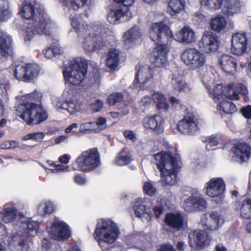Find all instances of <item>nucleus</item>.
Wrapping results in <instances>:
<instances>
[{"label":"nucleus","mask_w":251,"mask_h":251,"mask_svg":"<svg viewBox=\"0 0 251 251\" xmlns=\"http://www.w3.org/2000/svg\"><path fill=\"white\" fill-rule=\"evenodd\" d=\"M185 0H169L167 11L172 16H176L183 11L185 7Z\"/></svg>","instance_id":"obj_35"},{"label":"nucleus","mask_w":251,"mask_h":251,"mask_svg":"<svg viewBox=\"0 0 251 251\" xmlns=\"http://www.w3.org/2000/svg\"><path fill=\"white\" fill-rule=\"evenodd\" d=\"M132 159L130 155H123L119 154L115 158V163L118 166H124L130 163Z\"/></svg>","instance_id":"obj_46"},{"label":"nucleus","mask_w":251,"mask_h":251,"mask_svg":"<svg viewBox=\"0 0 251 251\" xmlns=\"http://www.w3.org/2000/svg\"><path fill=\"white\" fill-rule=\"evenodd\" d=\"M201 217V223L203 228L210 231L218 230L224 224L225 218L221 212L211 211Z\"/></svg>","instance_id":"obj_17"},{"label":"nucleus","mask_w":251,"mask_h":251,"mask_svg":"<svg viewBox=\"0 0 251 251\" xmlns=\"http://www.w3.org/2000/svg\"><path fill=\"white\" fill-rule=\"evenodd\" d=\"M144 191L146 194L152 196L155 194L156 190L150 182H146L144 185Z\"/></svg>","instance_id":"obj_54"},{"label":"nucleus","mask_w":251,"mask_h":251,"mask_svg":"<svg viewBox=\"0 0 251 251\" xmlns=\"http://www.w3.org/2000/svg\"><path fill=\"white\" fill-rule=\"evenodd\" d=\"M13 67L15 77L20 81L29 82L36 78L39 73L38 66L32 63L20 62Z\"/></svg>","instance_id":"obj_12"},{"label":"nucleus","mask_w":251,"mask_h":251,"mask_svg":"<svg viewBox=\"0 0 251 251\" xmlns=\"http://www.w3.org/2000/svg\"><path fill=\"white\" fill-rule=\"evenodd\" d=\"M248 40L245 33L237 32L232 35L231 40V52L240 55L246 52Z\"/></svg>","instance_id":"obj_21"},{"label":"nucleus","mask_w":251,"mask_h":251,"mask_svg":"<svg viewBox=\"0 0 251 251\" xmlns=\"http://www.w3.org/2000/svg\"><path fill=\"white\" fill-rule=\"evenodd\" d=\"M57 246L54 244H51L47 239H44L42 242L43 251H56L55 249Z\"/></svg>","instance_id":"obj_53"},{"label":"nucleus","mask_w":251,"mask_h":251,"mask_svg":"<svg viewBox=\"0 0 251 251\" xmlns=\"http://www.w3.org/2000/svg\"><path fill=\"white\" fill-rule=\"evenodd\" d=\"M163 118L159 115H154L146 118L144 120V126L146 128L151 129L153 132L159 134L163 131Z\"/></svg>","instance_id":"obj_25"},{"label":"nucleus","mask_w":251,"mask_h":251,"mask_svg":"<svg viewBox=\"0 0 251 251\" xmlns=\"http://www.w3.org/2000/svg\"><path fill=\"white\" fill-rule=\"evenodd\" d=\"M120 234L118 226L112 220L103 218L98 221L94 237L100 247H103L104 243H114Z\"/></svg>","instance_id":"obj_5"},{"label":"nucleus","mask_w":251,"mask_h":251,"mask_svg":"<svg viewBox=\"0 0 251 251\" xmlns=\"http://www.w3.org/2000/svg\"><path fill=\"white\" fill-rule=\"evenodd\" d=\"M19 226L17 229L24 235L34 236L36 233L38 224L33 221L24 218L21 221Z\"/></svg>","instance_id":"obj_31"},{"label":"nucleus","mask_w":251,"mask_h":251,"mask_svg":"<svg viewBox=\"0 0 251 251\" xmlns=\"http://www.w3.org/2000/svg\"><path fill=\"white\" fill-rule=\"evenodd\" d=\"M224 0H200L201 4L211 10L219 9L223 4Z\"/></svg>","instance_id":"obj_42"},{"label":"nucleus","mask_w":251,"mask_h":251,"mask_svg":"<svg viewBox=\"0 0 251 251\" xmlns=\"http://www.w3.org/2000/svg\"><path fill=\"white\" fill-rule=\"evenodd\" d=\"M207 201L200 192L196 189L191 191V195L185 199L183 208L188 212L202 211L206 208Z\"/></svg>","instance_id":"obj_14"},{"label":"nucleus","mask_w":251,"mask_h":251,"mask_svg":"<svg viewBox=\"0 0 251 251\" xmlns=\"http://www.w3.org/2000/svg\"><path fill=\"white\" fill-rule=\"evenodd\" d=\"M181 59L187 66L192 69L203 67L207 61L205 54L195 48H189L183 50L181 54Z\"/></svg>","instance_id":"obj_10"},{"label":"nucleus","mask_w":251,"mask_h":251,"mask_svg":"<svg viewBox=\"0 0 251 251\" xmlns=\"http://www.w3.org/2000/svg\"><path fill=\"white\" fill-rule=\"evenodd\" d=\"M45 202L41 203L37 208V211L39 215L46 216L47 215Z\"/></svg>","instance_id":"obj_62"},{"label":"nucleus","mask_w":251,"mask_h":251,"mask_svg":"<svg viewBox=\"0 0 251 251\" xmlns=\"http://www.w3.org/2000/svg\"><path fill=\"white\" fill-rule=\"evenodd\" d=\"M206 16L203 14L201 11H197L196 12L193 16V20L198 23L200 24L205 21Z\"/></svg>","instance_id":"obj_55"},{"label":"nucleus","mask_w":251,"mask_h":251,"mask_svg":"<svg viewBox=\"0 0 251 251\" xmlns=\"http://www.w3.org/2000/svg\"><path fill=\"white\" fill-rule=\"evenodd\" d=\"M157 251H176L173 246L170 244H166L160 246Z\"/></svg>","instance_id":"obj_63"},{"label":"nucleus","mask_w":251,"mask_h":251,"mask_svg":"<svg viewBox=\"0 0 251 251\" xmlns=\"http://www.w3.org/2000/svg\"><path fill=\"white\" fill-rule=\"evenodd\" d=\"M142 33L138 26H134L124 34L123 41L126 48L132 46L134 43L141 40Z\"/></svg>","instance_id":"obj_27"},{"label":"nucleus","mask_w":251,"mask_h":251,"mask_svg":"<svg viewBox=\"0 0 251 251\" xmlns=\"http://www.w3.org/2000/svg\"><path fill=\"white\" fill-rule=\"evenodd\" d=\"M240 215L244 219H251V199H247L242 201Z\"/></svg>","instance_id":"obj_41"},{"label":"nucleus","mask_w":251,"mask_h":251,"mask_svg":"<svg viewBox=\"0 0 251 251\" xmlns=\"http://www.w3.org/2000/svg\"><path fill=\"white\" fill-rule=\"evenodd\" d=\"M165 222L173 228L178 230L183 226V218L179 213H168L165 216Z\"/></svg>","instance_id":"obj_32"},{"label":"nucleus","mask_w":251,"mask_h":251,"mask_svg":"<svg viewBox=\"0 0 251 251\" xmlns=\"http://www.w3.org/2000/svg\"><path fill=\"white\" fill-rule=\"evenodd\" d=\"M91 107L94 112H99L103 108V103L102 101L98 100L95 102L92 103Z\"/></svg>","instance_id":"obj_56"},{"label":"nucleus","mask_w":251,"mask_h":251,"mask_svg":"<svg viewBox=\"0 0 251 251\" xmlns=\"http://www.w3.org/2000/svg\"><path fill=\"white\" fill-rule=\"evenodd\" d=\"M152 211L155 217L156 218H158L163 213V208L162 204L160 203H156V204L153 206Z\"/></svg>","instance_id":"obj_57"},{"label":"nucleus","mask_w":251,"mask_h":251,"mask_svg":"<svg viewBox=\"0 0 251 251\" xmlns=\"http://www.w3.org/2000/svg\"><path fill=\"white\" fill-rule=\"evenodd\" d=\"M189 245L193 250H201L209 244L207 233L201 230H196L189 234Z\"/></svg>","instance_id":"obj_22"},{"label":"nucleus","mask_w":251,"mask_h":251,"mask_svg":"<svg viewBox=\"0 0 251 251\" xmlns=\"http://www.w3.org/2000/svg\"><path fill=\"white\" fill-rule=\"evenodd\" d=\"M17 214L18 210L15 207H8L7 204H5L0 212V219L5 224H9L16 219Z\"/></svg>","instance_id":"obj_33"},{"label":"nucleus","mask_w":251,"mask_h":251,"mask_svg":"<svg viewBox=\"0 0 251 251\" xmlns=\"http://www.w3.org/2000/svg\"><path fill=\"white\" fill-rule=\"evenodd\" d=\"M132 206L136 217L145 223L151 221L152 213L149 200L146 198H137L133 202Z\"/></svg>","instance_id":"obj_15"},{"label":"nucleus","mask_w":251,"mask_h":251,"mask_svg":"<svg viewBox=\"0 0 251 251\" xmlns=\"http://www.w3.org/2000/svg\"><path fill=\"white\" fill-rule=\"evenodd\" d=\"M123 98V95L120 93H113L109 96L107 100L109 105H114L120 102Z\"/></svg>","instance_id":"obj_48"},{"label":"nucleus","mask_w":251,"mask_h":251,"mask_svg":"<svg viewBox=\"0 0 251 251\" xmlns=\"http://www.w3.org/2000/svg\"><path fill=\"white\" fill-rule=\"evenodd\" d=\"M79 131L82 133L96 132L95 124L93 122L84 123L80 125Z\"/></svg>","instance_id":"obj_45"},{"label":"nucleus","mask_w":251,"mask_h":251,"mask_svg":"<svg viewBox=\"0 0 251 251\" xmlns=\"http://www.w3.org/2000/svg\"><path fill=\"white\" fill-rule=\"evenodd\" d=\"M172 83L174 89L179 92L189 93L192 89L190 84L181 80H173Z\"/></svg>","instance_id":"obj_40"},{"label":"nucleus","mask_w":251,"mask_h":251,"mask_svg":"<svg viewBox=\"0 0 251 251\" xmlns=\"http://www.w3.org/2000/svg\"><path fill=\"white\" fill-rule=\"evenodd\" d=\"M50 234L55 240H63L71 236V231L69 226L64 222L55 219L51 227Z\"/></svg>","instance_id":"obj_19"},{"label":"nucleus","mask_w":251,"mask_h":251,"mask_svg":"<svg viewBox=\"0 0 251 251\" xmlns=\"http://www.w3.org/2000/svg\"><path fill=\"white\" fill-rule=\"evenodd\" d=\"M218 109L221 114H232L237 110V108L233 102L226 100L221 101L219 104Z\"/></svg>","instance_id":"obj_39"},{"label":"nucleus","mask_w":251,"mask_h":251,"mask_svg":"<svg viewBox=\"0 0 251 251\" xmlns=\"http://www.w3.org/2000/svg\"><path fill=\"white\" fill-rule=\"evenodd\" d=\"M33 140L40 142L45 137V134L43 132L32 133Z\"/></svg>","instance_id":"obj_64"},{"label":"nucleus","mask_w":251,"mask_h":251,"mask_svg":"<svg viewBox=\"0 0 251 251\" xmlns=\"http://www.w3.org/2000/svg\"><path fill=\"white\" fill-rule=\"evenodd\" d=\"M169 51V47L165 44L157 45L153 49L151 60L156 67H163L167 62V54Z\"/></svg>","instance_id":"obj_20"},{"label":"nucleus","mask_w":251,"mask_h":251,"mask_svg":"<svg viewBox=\"0 0 251 251\" xmlns=\"http://www.w3.org/2000/svg\"><path fill=\"white\" fill-rule=\"evenodd\" d=\"M88 0H59V3L65 6L70 14V19L73 27L77 34L78 41L86 51L93 52L103 49L107 46V40L104 34L110 33L104 29L101 34L94 33V29L84 21L75 17V12L86 5Z\"/></svg>","instance_id":"obj_1"},{"label":"nucleus","mask_w":251,"mask_h":251,"mask_svg":"<svg viewBox=\"0 0 251 251\" xmlns=\"http://www.w3.org/2000/svg\"><path fill=\"white\" fill-rule=\"evenodd\" d=\"M201 120L193 115H186L177 124V129L185 135L195 134L199 129Z\"/></svg>","instance_id":"obj_18"},{"label":"nucleus","mask_w":251,"mask_h":251,"mask_svg":"<svg viewBox=\"0 0 251 251\" xmlns=\"http://www.w3.org/2000/svg\"><path fill=\"white\" fill-rule=\"evenodd\" d=\"M151 98L152 100L156 104L157 109L166 111L169 109V105L166 102V98L163 93L154 92L151 95Z\"/></svg>","instance_id":"obj_37"},{"label":"nucleus","mask_w":251,"mask_h":251,"mask_svg":"<svg viewBox=\"0 0 251 251\" xmlns=\"http://www.w3.org/2000/svg\"><path fill=\"white\" fill-rule=\"evenodd\" d=\"M93 122L95 124L96 132L103 130L107 127L106 120L103 117H99L96 121Z\"/></svg>","instance_id":"obj_47"},{"label":"nucleus","mask_w":251,"mask_h":251,"mask_svg":"<svg viewBox=\"0 0 251 251\" xmlns=\"http://www.w3.org/2000/svg\"><path fill=\"white\" fill-rule=\"evenodd\" d=\"M241 10V4L239 0H226L224 13L228 16H232L239 13Z\"/></svg>","instance_id":"obj_38"},{"label":"nucleus","mask_w":251,"mask_h":251,"mask_svg":"<svg viewBox=\"0 0 251 251\" xmlns=\"http://www.w3.org/2000/svg\"><path fill=\"white\" fill-rule=\"evenodd\" d=\"M130 15L131 13L128 11V9H123L119 7L110 10L107 18L110 23L116 24L120 22L127 20Z\"/></svg>","instance_id":"obj_26"},{"label":"nucleus","mask_w":251,"mask_h":251,"mask_svg":"<svg viewBox=\"0 0 251 251\" xmlns=\"http://www.w3.org/2000/svg\"><path fill=\"white\" fill-rule=\"evenodd\" d=\"M220 42L216 34L210 31H205L198 45L199 49L206 53L215 52L218 49Z\"/></svg>","instance_id":"obj_16"},{"label":"nucleus","mask_w":251,"mask_h":251,"mask_svg":"<svg viewBox=\"0 0 251 251\" xmlns=\"http://www.w3.org/2000/svg\"><path fill=\"white\" fill-rule=\"evenodd\" d=\"M149 36L150 39L157 44L166 43L173 37L170 27L166 22L162 20L160 22H154L150 25L149 29Z\"/></svg>","instance_id":"obj_9"},{"label":"nucleus","mask_w":251,"mask_h":251,"mask_svg":"<svg viewBox=\"0 0 251 251\" xmlns=\"http://www.w3.org/2000/svg\"><path fill=\"white\" fill-rule=\"evenodd\" d=\"M138 70L136 77L132 84V87L134 90L141 89L152 77V71L148 67L137 66Z\"/></svg>","instance_id":"obj_23"},{"label":"nucleus","mask_w":251,"mask_h":251,"mask_svg":"<svg viewBox=\"0 0 251 251\" xmlns=\"http://www.w3.org/2000/svg\"><path fill=\"white\" fill-rule=\"evenodd\" d=\"M19 144V142L16 141H6L0 144V147L1 149L11 150L17 148Z\"/></svg>","instance_id":"obj_52"},{"label":"nucleus","mask_w":251,"mask_h":251,"mask_svg":"<svg viewBox=\"0 0 251 251\" xmlns=\"http://www.w3.org/2000/svg\"><path fill=\"white\" fill-rule=\"evenodd\" d=\"M87 69V65L85 59L81 57L75 59L63 71L65 80L70 84H79L84 78Z\"/></svg>","instance_id":"obj_6"},{"label":"nucleus","mask_w":251,"mask_h":251,"mask_svg":"<svg viewBox=\"0 0 251 251\" xmlns=\"http://www.w3.org/2000/svg\"><path fill=\"white\" fill-rule=\"evenodd\" d=\"M235 88V84L233 83L225 86L218 84L214 87L212 92H210V95L215 101L226 98L231 100H238L239 99V94L236 92Z\"/></svg>","instance_id":"obj_13"},{"label":"nucleus","mask_w":251,"mask_h":251,"mask_svg":"<svg viewBox=\"0 0 251 251\" xmlns=\"http://www.w3.org/2000/svg\"><path fill=\"white\" fill-rule=\"evenodd\" d=\"M226 25V19L221 15H217L212 18L209 23L211 29L218 33L224 30Z\"/></svg>","instance_id":"obj_36"},{"label":"nucleus","mask_w":251,"mask_h":251,"mask_svg":"<svg viewBox=\"0 0 251 251\" xmlns=\"http://www.w3.org/2000/svg\"><path fill=\"white\" fill-rule=\"evenodd\" d=\"M78 129V125L76 123H73L65 129V132L66 133H72L75 134L77 133V130Z\"/></svg>","instance_id":"obj_60"},{"label":"nucleus","mask_w":251,"mask_h":251,"mask_svg":"<svg viewBox=\"0 0 251 251\" xmlns=\"http://www.w3.org/2000/svg\"><path fill=\"white\" fill-rule=\"evenodd\" d=\"M120 61V51L112 48L109 50L106 56V65L111 70H115Z\"/></svg>","instance_id":"obj_34"},{"label":"nucleus","mask_w":251,"mask_h":251,"mask_svg":"<svg viewBox=\"0 0 251 251\" xmlns=\"http://www.w3.org/2000/svg\"><path fill=\"white\" fill-rule=\"evenodd\" d=\"M124 137L128 140H130L132 142L136 140V135L134 132L130 130H126L124 132Z\"/></svg>","instance_id":"obj_58"},{"label":"nucleus","mask_w":251,"mask_h":251,"mask_svg":"<svg viewBox=\"0 0 251 251\" xmlns=\"http://www.w3.org/2000/svg\"><path fill=\"white\" fill-rule=\"evenodd\" d=\"M232 151L237 161L241 162H246L250 158L251 148L245 143H240L234 147Z\"/></svg>","instance_id":"obj_30"},{"label":"nucleus","mask_w":251,"mask_h":251,"mask_svg":"<svg viewBox=\"0 0 251 251\" xmlns=\"http://www.w3.org/2000/svg\"><path fill=\"white\" fill-rule=\"evenodd\" d=\"M11 37L5 32L0 31V62L3 58L6 57L12 53Z\"/></svg>","instance_id":"obj_28"},{"label":"nucleus","mask_w":251,"mask_h":251,"mask_svg":"<svg viewBox=\"0 0 251 251\" xmlns=\"http://www.w3.org/2000/svg\"><path fill=\"white\" fill-rule=\"evenodd\" d=\"M243 115L247 119H251V106L249 105L242 109Z\"/></svg>","instance_id":"obj_61"},{"label":"nucleus","mask_w":251,"mask_h":251,"mask_svg":"<svg viewBox=\"0 0 251 251\" xmlns=\"http://www.w3.org/2000/svg\"><path fill=\"white\" fill-rule=\"evenodd\" d=\"M154 163L161 173L164 185H173L177 181L176 163L170 151H161L154 155Z\"/></svg>","instance_id":"obj_4"},{"label":"nucleus","mask_w":251,"mask_h":251,"mask_svg":"<svg viewBox=\"0 0 251 251\" xmlns=\"http://www.w3.org/2000/svg\"><path fill=\"white\" fill-rule=\"evenodd\" d=\"M10 17V13L8 9L6 0L0 1V21H4Z\"/></svg>","instance_id":"obj_43"},{"label":"nucleus","mask_w":251,"mask_h":251,"mask_svg":"<svg viewBox=\"0 0 251 251\" xmlns=\"http://www.w3.org/2000/svg\"><path fill=\"white\" fill-rule=\"evenodd\" d=\"M19 13L25 19L30 20L23 31L25 42H30L36 35H50V29L54 27L44 12L43 6L35 1H25Z\"/></svg>","instance_id":"obj_2"},{"label":"nucleus","mask_w":251,"mask_h":251,"mask_svg":"<svg viewBox=\"0 0 251 251\" xmlns=\"http://www.w3.org/2000/svg\"><path fill=\"white\" fill-rule=\"evenodd\" d=\"M77 167L73 166L74 170L89 172L98 167L100 164V154L96 149L93 148L82 152L76 160Z\"/></svg>","instance_id":"obj_8"},{"label":"nucleus","mask_w":251,"mask_h":251,"mask_svg":"<svg viewBox=\"0 0 251 251\" xmlns=\"http://www.w3.org/2000/svg\"><path fill=\"white\" fill-rule=\"evenodd\" d=\"M75 182L78 185H84L86 182V179L82 175L77 174L74 176Z\"/></svg>","instance_id":"obj_59"},{"label":"nucleus","mask_w":251,"mask_h":251,"mask_svg":"<svg viewBox=\"0 0 251 251\" xmlns=\"http://www.w3.org/2000/svg\"><path fill=\"white\" fill-rule=\"evenodd\" d=\"M236 92L242 95L244 97V100L246 102L249 101V98L248 96V90L246 86L242 83H238L236 85Z\"/></svg>","instance_id":"obj_49"},{"label":"nucleus","mask_w":251,"mask_h":251,"mask_svg":"<svg viewBox=\"0 0 251 251\" xmlns=\"http://www.w3.org/2000/svg\"><path fill=\"white\" fill-rule=\"evenodd\" d=\"M174 39L184 45L191 44L196 40L195 32L189 26H184L175 33Z\"/></svg>","instance_id":"obj_24"},{"label":"nucleus","mask_w":251,"mask_h":251,"mask_svg":"<svg viewBox=\"0 0 251 251\" xmlns=\"http://www.w3.org/2000/svg\"><path fill=\"white\" fill-rule=\"evenodd\" d=\"M62 97V101L57 99L52 100V103L56 109L65 110L73 116L81 111L82 102L72 90H65Z\"/></svg>","instance_id":"obj_7"},{"label":"nucleus","mask_w":251,"mask_h":251,"mask_svg":"<svg viewBox=\"0 0 251 251\" xmlns=\"http://www.w3.org/2000/svg\"><path fill=\"white\" fill-rule=\"evenodd\" d=\"M205 142L207 143L206 148L208 150H214L215 147L217 145L218 143L216 137L213 136L207 137Z\"/></svg>","instance_id":"obj_51"},{"label":"nucleus","mask_w":251,"mask_h":251,"mask_svg":"<svg viewBox=\"0 0 251 251\" xmlns=\"http://www.w3.org/2000/svg\"><path fill=\"white\" fill-rule=\"evenodd\" d=\"M50 166L54 167V169H51L50 170L53 173L58 172H67L70 171V167L68 165H64L61 164H55L53 162L50 164Z\"/></svg>","instance_id":"obj_50"},{"label":"nucleus","mask_w":251,"mask_h":251,"mask_svg":"<svg viewBox=\"0 0 251 251\" xmlns=\"http://www.w3.org/2000/svg\"><path fill=\"white\" fill-rule=\"evenodd\" d=\"M41 98L42 94L37 91L21 97L17 96L23 102L17 106L16 115L28 125L38 124L46 120L47 112L40 105L33 102L40 100Z\"/></svg>","instance_id":"obj_3"},{"label":"nucleus","mask_w":251,"mask_h":251,"mask_svg":"<svg viewBox=\"0 0 251 251\" xmlns=\"http://www.w3.org/2000/svg\"><path fill=\"white\" fill-rule=\"evenodd\" d=\"M219 63L221 69L228 74H234L236 71V59L231 56L224 54L219 58Z\"/></svg>","instance_id":"obj_29"},{"label":"nucleus","mask_w":251,"mask_h":251,"mask_svg":"<svg viewBox=\"0 0 251 251\" xmlns=\"http://www.w3.org/2000/svg\"><path fill=\"white\" fill-rule=\"evenodd\" d=\"M201 80L203 84L205 86L206 88L208 90L209 93L210 92H212V89L211 88V86L210 84H213L214 81V75L210 72H207L201 76Z\"/></svg>","instance_id":"obj_44"},{"label":"nucleus","mask_w":251,"mask_h":251,"mask_svg":"<svg viewBox=\"0 0 251 251\" xmlns=\"http://www.w3.org/2000/svg\"><path fill=\"white\" fill-rule=\"evenodd\" d=\"M204 190L207 196L214 199L216 202L221 203L225 198V182L222 177L212 178L205 184Z\"/></svg>","instance_id":"obj_11"}]
</instances>
